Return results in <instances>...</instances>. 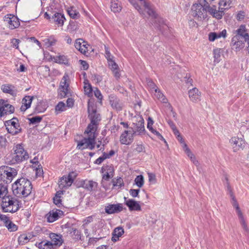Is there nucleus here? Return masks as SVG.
I'll use <instances>...</instances> for the list:
<instances>
[{"label":"nucleus","instance_id":"1","mask_svg":"<svg viewBox=\"0 0 249 249\" xmlns=\"http://www.w3.org/2000/svg\"><path fill=\"white\" fill-rule=\"evenodd\" d=\"M88 112L90 123L85 131L87 136L77 142V148L80 150L85 149L93 150L95 148V138L97 136L96 131L101 120L100 115L97 113L96 110H90L89 108H88Z\"/></svg>","mask_w":249,"mask_h":249},{"label":"nucleus","instance_id":"2","mask_svg":"<svg viewBox=\"0 0 249 249\" xmlns=\"http://www.w3.org/2000/svg\"><path fill=\"white\" fill-rule=\"evenodd\" d=\"M13 193L18 196L26 197L32 192L33 186L31 182L27 178L18 179L12 186Z\"/></svg>","mask_w":249,"mask_h":249},{"label":"nucleus","instance_id":"3","mask_svg":"<svg viewBox=\"0 0 249 249\" xmlns=\"http://www.w3.org/2000/svg\"><path fill=\"white\" fill-rule=\"evenodd\" d=\"M13 150V153L7 157L10 164H19L29 159V155L24 149L22 144H17L14 146Z\"/></svg>","mask_w":249,"mask_h":249},{"label":"nucleus","instance_id":"4","mask_svg":"<svg viewBox=\"0 0 249 249\" xmlns=\"http://www.w3.org/2000/svg\"><path fill=\"white\" fill-rule=\"evenodd\" d=\"M20 201L11 196L3 197L1 208L4 213H14L19 209Z\"/></svg>","mask_w":249,"mask_h":249},{"label":"nucleus","instance_id":"5","mask_svg":"<svg viewBox=\"0 0 249 249\" xmlns=\"http://www.w3.org/2000/svg\"><path fill=\"white\" fill-rule=\"evenodd\" d=\"M225 179L227 181V185L228 189L230 191L231 193V197L232 200V206L235 208L237 215L240 219V222L242 226V228L245 231L248 232L249 229L248 228V226L246 223L245 220L244 218L243 213L239 208V205L235 199V196H233L231 190V187L229 185V183L228 182V178L227 177L225 178Z\"/></svg>","mask_w":249,"mask_h":249},{"label":"nucleus","instance_id":"6","mask_svg":"<svg viewBox=\"0 0 249 249\" xmlns=\"http://www.w3.org/2000/svg\"><path fill=\"white\" fill-rule=\"evenodd\" d=\"M207 6L201 4H195L192 8V15L197 19L202 20L206 18Z\"/></svg>","mask_w":249,"mask_h":249},{"label":"nucleus","instance_id":"7","mask_svg":"<svg viewBox=\"0 0 249 249\" xmlns=\"http://www.w3.org/2000/svg\"><path fill=\"white\" fill-rule=\"evenodd\" d=\"M17 174L18 171L14 168L7 166H1L0 167V177L1 179H3V178H5L11 181Z\"/></svg>","mask_w":249,"mask_h":249},{"label":"nucleus","instance_id":"8","mask_svg":"<svg viewBox=\"0 0 249 249\" xmlns=\"http://www.w3.org/2000/svg\"><path fill=\"white\" fill-rule=\"evenodd\" d=\"M69 76L67 73H65L60 83L59 95L62 98L65 97L68 93L69 87Z\"/></svg>","mask_w":249,"mask_h":249},{"label":"nucleus","instance_id":"9","mask_svg":"<svg viewBox=\"0 0 249 249\" xmlns=\"http://www.w3.org/2000/svg\"><path fill=\"white\" fill-rule=\"evenodd\" d=\"M15 110L13 106L9 104L7 101L4 100L0 101V117H2L5 115L10 114L14 113Z\"/></svg>","mask_w":249,"mask_h":249},{"label":"nucleus","instance_id":"10","mask_svg":"<svg viewBox=\"0 0 249 249\" xmlns=\"http://www.w3.org/2000/svg\"><path fill=\"white\" fill-rule=\"evenodd\" d=\"M72 174L73 172L70 173L67 176H64L60 179L58 185L60 189L68 188L71 185L74 181Z\"/></svg>","mask_w":249,"mask_h":249},{"label":"nucleus","instance_id":"11","mask_svg":"<svg viewBox=\"0 0 249 249\" xmlns=\"http://www.w3.org/2000/svg\"><path fill=\"white\" fill-rule=\"evenodd\" d=\"M124 209L123 204L122 203H117L114 204H108L105 208V212L111 214L115 213H119L122 212Z\"/></svg>","mask_w":249,"mask_h":249},{"label":"nucleus","instance_id":"12","mask_svg":"<svg viewBox=\"0 0 249 249\" xmlns=\"http://www.w3.org/2000/svg\"><path fill=\"white\" fill-rule=\"evenodd\" d=\"M64 214L62 211L59 209H53L47 215V221L50 222H53Z\"/></svg>","mask_w":249,"mask_h":249},{"label":"nucleus","instance_id":"13","mask_svg":"<svg viewBox=\"0 0 249 249\" xmlns=\"http://www.w3.org/2000/svg\"><path fill=\"white\" fill-rule=\"evenodd\" d=\"M4 20L7 23L8 27L10 29L17 28L20 25L18 18L12 15L5 16Z\"/></svg>","mask_w":249,"mask_h":249},{"label":"nucleus","instance_id":"14","mask_svg":"<svg viewBox=\"0 0 249 249\" xmlns=\"http://www.w3.org/2000/svg\"><path fill=\"white\" fill-rule=\"evenodd\" d=\"M190 100L194 103H197L201 100V93L196 88H193L188 91Z\"/></svg>","mask_w":249,"mask_h":249},{"label":"nucleus","instance_id":"15","mask_svg":"<svg viewBox=\"0 0 249 249\" xmlns=\"http://www.w3.org/2000/svg\"><path fill=\"white\" fill-rule=\"evenodd\" d=\"M81 186L86 190L91 192L97 189L98 183L91 180H84L81 182Z\"/></svg>","mask_w":249,"mask_h":249},{"label":"nucleus","instance_id":"16","mask_svg":"<svg viewBox=\"0 0 249 249\" xmlns=\"http://www.w3.org/2000/svg\"><path fill=\"white\" fill-rule=\"evenodd\" d=\"M230 142L233 145L234 151L240 148H243L245 145V141L242 138L233 137L230 140Z\"/></svg>","mask_w":249,"mask_h":249},{"label":"nucleus","instance_id":"17","mask_svg":"<svg viewBox=\"0 0 249 249\" xmlns=\"http://www.w3.org/2000/svg\"><path fill=\"white\" fill-rule=\"evenodd\" d=\"M134 135L132 133L128 134V131H124L120 136V142L121 144L125 145L130 144L133 141Z\"/></svg>","mask_w":249,"mask_h":249},{"label":"nucleus","instance_id":"18","mask_svg":"<svg viewBox=\"0 0 249 249\" xmlns=\"http://www.w3.org/2000/svg\"><path fill=\"white\" fill-rule=\"evenodd\" d=\"M137 123H133L134 128L135 130L133 131V134L135 135L137 133L138 134H141L144 130V120L142 117H139L137 119Z\"/></svg>","mask_w":249,"mask_h":249},{"label":"nucleus","instance_id":"19","mask_svg":"<svg viewBox=\"0 0 249 249\" xmlns=\"http://www.w3.org/2000/svg\"><path fill=\"white\" fill-rule=\"evenodd\" d=\"M233 33L236 34L234 36H239L240 38H243L244 41H247L249 46V35L248 33H246L245 25H241Z\"/></svg>","mask_w":249,"mask_h":249},{"label":"nucleus","instance_id":"20","mask_svg":"<svg viewBox=\"0 0 249 249\" xmlns=\"http://www.w3.org/2000/svg\"><path fill=\"white\" fill-rule=\"evenodd\" d=\"M75 47L81 53L85 54L88 51L86 43L81 38L77 39L74 43Z\"/></svg>","mask_w":249,"mask_h":249},{"label":"nucleus","instance_id":"21","mask_svg":"<svg viewBox=\"0 0 249 249\" xmlns=\"http://www.w3.org/2000/svg\"><path fill=\"white\" fill-rule=\"evenodd\" d=\"M125 204L128 207L130 211H140L142 210L139 202L133 199H129L126 200Z\"/></svg>","mask_w":249,"mask_h":249},{"label":"nucleus","instance_id":"22","mask_svg":"<svg viewBox=\"0 0 249 249\" xmlns=\"http://www.w3.org/2000/svg\"><path fill=\"white\" fill-rule=\"evenodd\" d=\"M243 38H240V36H234L231 39V43L234 46L236 51H239L244 47V42Z\"/></svg>","mask_w":249,"mask_h":249},{"label":"nucleus","instance_id":"23","mask_svg":"<svg viewBox=\"0 0 249 249\" xmlns=\"http://www.w3.org/2000/svg\"><path fill=\"white\" fill-rule=\"evenodd\" d=\"M2 221L3 222L4 225L6 227L7 230L10 232L16 231L18 229V226L14 224L10 219L9 217L7 216L5 217Z\"/></svg>","mask_w":249,"mask_h":249},{"label":"nucleus","instance_id":"24","mask_svg":"<svg viewBox=\"0 0 249 249\" xmlns=\"http://www.w3.org/2000/svg\"><path fill=\"white\" fill-rule=\"evenodd\" d=\"M109 98L110 104L114 109L119 111L122 110V103L116 96L111 95Z\"/></svg>","mask_w":249,"mask_h":249},{"label":"nucleus","instance_id":"25","mask_svg":"<svg viewBox=\"0 0 249 249\" xmlns=\"http://www.w3.org/2000/svg\"><path fill=\"white\" fill-rule=\"evenodd\" d=\"M33 99V96H25L22 100V106L20 107L21 111H25L28 108L30 107Z\"/></svg>","mask_w":249,"mask_h":249},{"label":"nucleus","instance_id":"26","mask_svg":"<svg viewBox=\"0 0 249 249\" xmlns=\"http://www.w3.org/2000/svg\"><path fill=\"white\" fill-rule=\"evenodd\" d=\"M50 238L52 240V243L53 245L61 246L63 242V239L62 236L60 234H57L54 233H51L49 236Z\"/></svg>","mask_w":249,"mask_h":249},{"label":"nucleus","instance_id":"27","mask_svg":"<svg viewBox=\"0 0 249 249\" xmlns=\"http://www.w3.org/2000/svg\"><path fill=\"white\" fill-rule=\"evenodd\" d=\"M113 168L112 166L106 165L103 166L102 168V172H105L103 176V178L106 180H109L112 177V174H110V173L113 172Z\"/></svg>","mask_w":249,"mask_h":249},{"label":"nucleus","instance_id":"28","mask_svg":"<svg viewBox=\"0 0 249 249\" xmlns=\"http://www.w3.org/2000/svg\"><path fill=\"white\" fill-rule=\"evenodd\" d=\"M124 233V230L122 227H118L114 229L112 232L111 240L113 242L119 240L120 237Z\"/></svg>","mask_w":249,"mask_h":249},{"label":"nucleus","instance_id":"29","mask_svg":"<svg viewBox=\"0 0 249 249\" xmlns=\"http://www.w3.org/2000/svg\"><path fill=\"white\" fill-rule=\"evenodd\" d=\"M207 12L217 19L221 18L223 15V12L222 11L216 10L215 6L210 7L209 6H207Z\"/></svg>","mask_w":249,"mask_h":249},{"label":"nucleus","instance_id":"30","mask_svg":"<svg viewBox=\"0 0 249 249\" xmlns=\"http://www.w3.org/2000/svg\"><path fill=\"white\" fill-rule=\"evenodd\" d=\"M53 21L58 25V26H62L64 20L66 19L63 14L59 13H55L52 17Z\"/></svg>","mask_w":249,"mask_h":249},{"label":"nucleus","instance_id":"31","mask_svg":"<svg viewBox=\"0 0 249 249\" xmlns=\"http://www.w3.org/2000/svg\"><path fill=\"white\" fill-rule=\"evenodd\" d=\"M68 232L73 239L77 240L81 239V233L77 229L70 228L69 229Z\"/></svg>","mask_w":249,"mask_h":249},{"label":"nucleus","instance_id":"32","mask_svg":"<svg viewBox=\"0 0 249 249\" xmlns=\"http://www.w3.org/2000/svg\"><path fill=\"white\" fill-rule=\"evenodd\" d=\"M222 53V50L220 48H216L213 50L214 63L217 64L220 61Z\"/></svg>","mask_w":249,"mask_h":249},{"label":"nucleus","instance_id":"33","mask_svg":"<svg viewBox=\"0 0 249 249\" xmlns=\"http://www.w3.org/2000/svg\"><path fill=\"white\" fill-rule=\"evenodd\" d=\"M84 89L85 94L87 95L89 97H90L92 94V89L91 85L87 79L84 80Z\"/></svg>","mask_w":249,"mask_h":249},{"label":"nucleus","instance_id":"34","mask_svg":"<svg viewBox=\"0 0 249 249\" xmlns=\"http://www.w3.org/2000/svg\"><path fill=\"white\" fill-rule=\"evenodd\" d=\"M39 249H53V244L50 241H43L38 244Z\"/></svg>","mask_w":249,"mask_h":249},{"label":"nucleus","instance_id":"35","mask_svg":"<svg viewBox=\"0 0 249 249\" xmlns=\"http://www.w3.org/2000/svg\"><path fill=\"white\" fill-rule=\"evenodd\" d=\"M14 86L11 85L6 84L1 86V90L4 93H9L12 95L16 94V92L13 89Z\"/></svg>","mask_w":249,"mask_h":249},{"label":"nucleus","instance_id":"36","mask_svg":"<svg viewBox=\"0 0 249 249\" xmlns=\"http://www.w3.org/2000/svg\"><path fill=\"white\" fill-rule=\"evenodd\" d=\"M110 8L114 13L119 12L121 10L122 7L117 0H114L111 2Z\"/></svg>","mask_w":249,"mask_h":249},{"label":"nucleus","instance_id":"37","mask_svg":"<svg viewBox=\"0 0 249 249\" xmlns=\"http://www.w3.org/2000/svg\"><path fill=\"white\" fill-rule=\"evenodd\" d=\"M133 146L134 147L133 151L137 153H145V146L142 143L134 144Z\"/></svg>","mask_w":249,"mask_h":249},{"label":"nucleus","instance_id":"38","mask_svg":"<svg viewBox=\"0 0 249 249\" xmlns=\"http://www.w3.org/2000/svg\"><path fill=\"white\" fill-rule=\"evenodd\" d=\"M66 110L65 104L63 102H59L55 107V112L58 114Z\"/></svg>","mask_w":249,"mask_h":249},{"label":"nucleus","instance_id":"39","mask_svg":"<svg viewBox=\"0 0 249 249\" xmlns=\"http://www.w3.org/2000/svg\"><path fill=\"white\" fill-rule=\"evenodd\" d=\"M18 121L17 118H13L7 122L8 124H9V127H14L15 129H21L18 124Z\"/></svg>","mask_w":249,"mask_h":249},{"label":"nucleus","instance_id":"40","mask_svg":"<svg viewBox=\"0 0 249 249\" xmlns=\"http://www.w3.org/2000/svg\"><path fill=\"white\" fill-rule=\"evenodd\" d=\"M30 238L26 234H21L18 238V242L20 245H24L28 243Z\"/></svg>","mask_w":249,"mask_h":249},{"label":"nucleus","instance_id":"41","mask_svg":"<svg viewBox=\"0 0 249 249\" xmlns=\"http://www.w3.org/2000/svg\"><path fill=\"white\" fill-rule=\"evenodd\" d=\"M67 12L70 17L72 18H76L79 16V12L76 10H74L72 7L68 8Z\"/></svg>","mask_w":249,"mask_h":249},{"label":"nucleus","instance_id":"42","mask_svg":"<svg viewBox=\"0 0 249 249\" xmlns=\"http://www.w3.org/2000/svg\"><path fill=\"white\" fill-rule=\"evenodd\" d=\"M155 91L156 92L155 96L159 100L163 103H166L167 99L165 98L163 94L160 92L158 89H155Z\"/></svg>","mask_w":249,"mask_h":249},{"label":"nucleus","instance_id":"43","mask_svg":"<svg viewBox=\"0 0 249 249\" xmlns=\"http://www.w3.org/2000/svg\"><path fill=\"white\" fill-rule=\"evenodd\" d=\"M135 184L139 188L142 187L144 184V178L142 175L137 176L134 180Z\"/></svg>","mask_w":249,"mask_h":249},{"label":"nucleus","instance_id":"44","mask_svg":"<svg viewBox=\"0 0 249 249\" xmlns=\"http://www.w3.org/2000/svg\"><path fill=\"white\" fill-rule=\"evenodd\" d=\"M55 62L56 63H59V64H68V61L67 59V58L66 56L62 55H59L56 56L55 58Z\"/></svg>","mask_w":249,"mask_h":249},{"label":"nucleus","instance_id":"45","mask_svg":"<svg viewBox=\"0 0 249 249\" xmlns=\"http://www.w3.org/2000/svg\"><path fill=\"white\" fill-rule=\"evenodd\" d=\"M7 131L13 135H15L19 133L21 131V129H15L14 127H9V124L6 127Z\"/></svg>","mask_w":249,"mask_h":249},{"label":"nucleus","instance_id":"46","mask_svg":"<svg viewBox=\"0 0 249 249\" xmlns=\"http://www.w3.org/2000/svg\"><path fill=\"white\" fill-rule=\"evenodd\" d=\"M46 107L43 106L42 103H38L36 105L35 109V112L36 113H41L45 111Z\"/></svg>","mask_w":249,"mask_h":249},{"label":"nucleus","instance_id":"47","mask_svg":"<svg viewBox=\"0 0 249 249\" xmlns=\"http://www.w3.org/2000/svg\"><path fill=\"white\" fill-rule=\"evenodd\" d=\"M42 120V117L40 116H36L29 119L31 124H36L39 123Z\"/></svg>","mask_w":249,"mask_h":249},{"label":"nucleus","instance_id":"48","mask_svg":"<svg viewBox=\"0 0 249 249\" xmlns=\"http://www.w3.org/2000/svg\"><path fill=\"white\" fill-rule=\"evenodd\" d=\"M7 190L6 188L2 184H0V198L4 197L7 194Z\"/></svg>","mask_w":249,"mask_h":249},{"label":"nucleus","instance_id":"49","mask_svg":"<svg viewBox=\"0 0 249 249\" xmlns=\"http://www.w3.org/2000/svg\"><path fill=\"white\" fill-rule=\"evenodd\" d=\"M105 57L107 60V61L112 60L113 56L111 54L109 49L106 46H105Z\"/></svg>","mask_w":249,"mask_h":249},{"label":"nucleus","instance_id":"50","mask_svg":"<svg viewBox=\"0 0 249 249\" xmlns=\"http://www.w3.org/2000/svg\"><path fill=\"white\" fill-rule=\"evenodd\" d=\"M113 185L114 186H118L119 188L121 187L124 185L123 179L121 178H117L116 181H113Z\"/></svg>","mask_w":249,"mask_h":249},{"label":"nucleus","instance_id":"51","mask_svg":"<svg viewBox=\"0 0 249 249\" xmlns=\"http://www.w3.org/2000/svg\"><path fill=\"white\" fill-rule=\"evenodd\" d=\"M53 200L54 204L57 207H61L62 206L61 199L59 196H54Z\"/></svg>","mask_w":249,"mask_h":249},{"label":"nucleus","instance_id":"52","mask_svg":"<svg viewBox=\"0 0 249 249\" xmlns=\"http://www.w3.org/2000/svg\"><path fill=\"white\" fill-rule=\"evenodd\" d=\"M108 66L112 71L118 69V65L113 60L108 61Z\"/></svg>","mask_w":249,"mask_h":249},{"label":"nucleus","instance_id":"53","mask_svg":"<svg viewBox=\"0 0 249 249\" xmlns=\"http://www.w3.org/2000/svg\"><path fill=\"white\" fill-rule=\"evenodd\" d=\"M107 159H108V157L105 156V154L103 153L102 156L100 157L96 160L95 161V163L97 164H100L104 160Z\"/></svg>","mask_w":249,"mask_h":249},{"label":"nucleus","instance_id":"54","mask_svg":"<svg viewBox=\"0 0 249 249\" xmlns=\"http://www.w3.org/2000/svg\"><path fill=\"white\" fill-rule=\"evenodd\" d=\"M140 192V189H130L129 193L133 197H137Z\"/></svg>","mask_w":249,"mask_h":249},{"label":"nucleus","instance_id":"55","mask_svg":"<svg viewBox=\"0 0 249 249\" xmlns=\"http://www.w3.org/2000/svg\"><path fill=\"white\" fill-rule=\"evenodd\" d=\"M216 39H218L217 37V33L211 32L209 34V40L210 41H213Z\"/></svg>","mask_w":249,"mask_h":249},{"label":"nucleus","instance_id":"56","mask_svg":"<svg viewBox=\"0 0 249 249\" xmlns=\"http://www.w3.org/2000/svg\"><path fill=\"white\" fill-rule=\"evenodd\" d=\"M148 180L149 182L155 183L156 181V176L153 173H149L148 174Z\"/></svg>","mask_w":249,"mask_h":249},{"label":"nucleus","instance_id":"57","mask_svg":"<svg viewBox=\"0 0 249 249\" xmlns=\"http://www.w3.org/2000/svg\"><path fill=\"white\" fill-rule=\"evenodd\" d=\"M94 94L95 96L98 98L99 100H102L103 99V96L101 94L100 91L97 88L94 91Z\"/></svg>","mask_w":249,"mask_h":249},{"label":"nucleus","instance_id":"58","mask_svg":"<svg viewBox=\"0 0 249 249\" xmlns=\"http://www.w3.org/2000/svg\"><path fill=\"white\" fill-rule=\"evenodd\" d=\"M227 36V31L226 29L223 30L221 32L219 33H217V38H220L223 37L224 38H226Z\"/></svg>","mask_w":249,"mask_h":249},{"label":"nucleus","instance_id":"59","mask_svg":"<svg viewBox=\"0 0 249 249\" xmlns=\"http://www.w3.org/2000/svg\"><path fill=\"white\" fill-rule=\"evenodd\" d=\"M7 143V140L4 136L0 135V147L5 146Z\"/></svg>","mask_w":249,"mask_h":249},{"label":"nucleus","instance_id":"60","mask_svg":"<svg viewBox=\"0 0 249 249\" xmlns=\"http://www.w3.org/2000/svg\"><path fill=\"white\" fill-rule=\"evenodd\" d=\"M149 130L153 134H155L160 139H164L162 135L157 131L155 130L153 127H150Z\"/></svg>","mask_w":249,"mask_h":249},{"label":"nucleus","instance_id":"61","mask_svg":"<svg viewBox=\"0 0 249 249\" xmlns=\"http://www.w3.org/2000/svg\"><path fill=\"white\" fill-rule=\"evenodd\" d=\"M66 103L67 107L71 108L74 105V100L72 98H69L67 99Z\"/></svg>","mask_w":249,"mask_h":249},{"label":"nucleus","instance_id":"62","mask_svg":"<svg viewBox=\"0 0 249 249\" xmlns=\"http://www.w3.org/2000/svg\"><path fill=\"white\" fill-rule=\"evenodd\" d=\"M178 141L180 142V143L182 144V147L183 149H185V148L187 147V145L181 136V135L177 138Z\"/></svg>","mask_w":249,"mask_h":249},{"label":"nucleus","instance_id":"63","mask_svg":"<svg viewBox=\"0 0 249 249\" xmlns=\"http://www.w3.org/2000/svg\"><path fill=\"white\" fill-rule=\"evenodd\" d=\"M184 150L186 154L190 158V159L195 156L188 147L184 149Z\"/></svg>","mask_w":249,"mask_h":249},{"label":"nucleus","instance_id":"64","mask_svg":"<svg viewBox=\"0 0 249 249\" xmlns=\"http://www.w3.org/2000/svg\"><path fill=\"white\" fill-rule=\"evenodd\" d=\"M93 216H89L86 218L84 220V224L88 225L93 221Z\"/></svg>","mask_w":249,"mask_h":249}]
</instances>
